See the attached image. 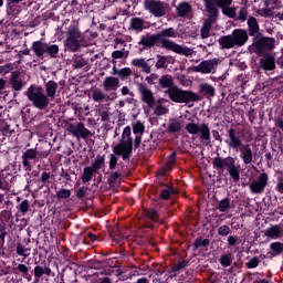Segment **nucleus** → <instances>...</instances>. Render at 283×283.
I'll list each match as a JSON object with an SVG mask.
<instances>
[{"mask_svg":"<svg viewBox=\"0 0 283 283\" xmlns=\"http://www.w3.org/2000/svg\"><path fill=\"white\" fill-rule=\"evenodd\" d=\"M160 43V40L158 39L157 33L156 34H147L142 35L140 41L138 42V45L142 46V50H151L155 45H158Z\"/></svg>","mask_w":283,"mask_h":283,"instance_id":"nucleus-18","label":"nucleus"},{"mask_svg":"<svg viewBox=\"0 0 283 283\" xmlns=\"http://www.w3.org/2000/svg\"><path fill=\"white\" fill-rule=\"evenodd\" d=\"M115 156H122V160H129L134 156V138H132V127L126 126L122 133L120 142L113 147Z\"/></svg>","mask_w":283,"mask_h":283,"instance_id":"nucleus-5","label":"nucleus"},{"mask_svg":"<svg viewBox=\"0 0 283 283\" xmlns=\"http://www.w3.org/2000/svg\"><path fill=\"white\" fill-rule=\"evenodd\" d=\"M20 76H21V71L19 70L11 72L9 76V85L11 90H14V92H21V90L25 87V82H23V80H21Z\"/></svg>","mask_w":283,"mask_h":283,"instance_id":"nucleus-17","label":"nucleus"},{"mask_svg":"<svg viewBox=\"0 0 283 283\" xmlns=\"http://www.w3.org/2000/svg\"><path fill=\"white\" fill-rule=\"evenodd\" d=\"M94 174H96L95 170L92 169L90 166H86L83 169V174L81 178L83 185H87V182H91L92 178H94Z\"/></svg>","mask_w":283,"mask_h":283,"instance_id":"nucleus-36","label":"nucleus"},{"mask_svg":"<svg viewBox=\"0 0 283 283\" xmlns=\"http://www.w3.org/2000/svg\"><path fill=\"white\" fill-rule=\"evenodd\" d=\"M130 28L132 30H136V32H143L145 30V20L142 18H132Z\"/></svg>","mask_w":283,"mask_h":283,"instance_id":"nucleus-35","label":"nucleus"},{"mask_svg":"<svg viewBox=\"0 0 283 283\" xmlns=\"http://www.w3.org/2000/svg\"><path fill=\"white\" fill-rule=\"evenodd\" d=\"M259 67L264 70V72H273V70H275V56L271 53H265V55L259 60Z\"/></svg>","mask_w":283,"mask_h":283,"instance_id":"nucleus-19","label":"nucleus"},{"mask_svg":"<svg viewBox=\"0 0 283 283\" xmlns=\"http://www.w3.org/2000/svg\"><path fill=\"white\" fill-rule=\"evenodd\" d=\"M15 251L17 255H20L21 258H28V255H30V253H28L30 249L25 248V245H23L22 243L17 244Z\"/></svg>","mask_w":283,"mask_h":283,"instance_id":"nucleus-49","label":"nucleus"},{"mask_svg":"<svg viewBox=\"0 0 283 283\" xmlns=\"http://www.w3.org/2000/svg\"><path fill=\"white\" fill-rule=\"evenodd\" d=\"M17 270L19 271V273H22V277L24 280H27L28 282H32L33 272H30V268H28V265L20 263L18 264Z\"/></svg>","mask_w":283,"mask_h":283,"instance_id":"nucleus-32","label":"nucleus"},{"mask_svg":"<svg viewBox=\"0 0 283 283\" xmlns=\"http://www.w3.org/2000/svg\"><path fill=\"white\" fill-rule=\"evenodd\" d=\"M156 34L157 38L159 39V42L161 43V48L163 41H169V39H176V36H178V32H176L174 28L164 29Z\"/></svg>","mask_w":283,"mask_h":283,"instance_id":"nucleus-27","label":"nucleus"},{"mask_svg":"<svg viewBox=\"0 0 283 283\" xmlns=\"http://www.w3.org/2000/svg\"><path fill=\"white\" fill-rule=\"evenodd\" d=\"M137 90L142 96L143 103H145L149 107H156V97L154 96V92H151V90L147 87V84H137Z\"/></svg>","mask_w":283,"mask_h":283,"instance_id":"nucleus-13","label":"nucleus"},{"mask_svg":"<svg viewBox=\"0 0 283 283\" xmlns=\"http://www.w3.org/2000/svg\"><path fill=\"white\" fill-rule=\"evenodd\" d=\"M186 132H188V134H199L200 133V126H198V124L196 123H189L186 125Z\"/></svg>","mask_w":283,"mask_h":283,"instance_id":"nucleus-53","label":"nucleus"},{"mask_svg":"<svg viewBox=\"0 0 283 283\" xmlns=\"http://www.w3.org/2000/svg\"><path fill=\"white\" fill-rule=\"evenodd\" d=\"M24 96H27L28 101L32 103L35 109L43 112L50 107V98L45 94V91L42 88V86L31 84L24 92Z\"/></svg>","mask_w":283,"mask_h":283,"instance_id":"nucleus-6","label":"nucleus"},{"mask_svg":"<svg viewBox=\"0 0 283 283\" xmlns=\"http://www.w3.org/2000/svg\"><path fill=\"white\" fill-rule=\"evenodd\" d=\"M228 137L229 139L226 140L228 147L235 151L240 149L241 160H243L244 165H251V163H253V150L251 149V145L242 144V139L238 136L235 128H230L228 130Z\"/></svg>","mask_w":283,"mask_h":283,"instance_id":"nucleus-2","label":"nucleus"},{"mask_svg":"<svg viewBox=\"0 0 283 283\" xmlns=\"http://www.w3.org/2000/svg\"><path fill=\"white\" fill-rule=\"evenodd\" d=\"M229 234H231V228L228 224L220 226L218 228V235L221 238H227Z\"/></svg>","mask_w":283,"mask_h":283,"instance_id":"nucleus-55","label":"nucleus"},{"mask_svg":"<svg viewBox=\"0 0 283 283\" xmlns=\"http://www.w3.org/2000/svg\"><path fill=\"white\" fill-rule=\"evenodd\" d=\"M171 196H178V190L171 187V185H167L165 182L160 184V200H169Z\"/></svg>","mask_w":283,"mask_h":283,"instance_id":"nucleus-24","label":"nucleus"},{"mask_svg":"<svg viewBox=\"0 0 283 283\" xmlns=\"http://www.w3.org/2000/svg\"><path fill=\"white\" fill-rule=\"evenodd\" d=\"M176 158H177L176 151H172L169 155L168 160L164 166L165 171H171L174 169V166L176 165Z\"/></svg>","mask_w":283,"mask_h":283,"instance_id":"nucleus-41","label":"nucleus"},{"mask_svg":"<svg viewBox=\"0 0 283 283\" xmlns=\"http://www.w3.org/2000/svg\"><path fill=\"white\" fill-rule=\"evenodd\" d=\"M117 76L120 78V81H127V77L132 76V69L124 67L119 70V74Z\"/></svg>","mask_w":283,"mask_h":283,"instance_id":"nucleus-57","label":"nucleus"},{"mask_svg":"<svg viewBox=\"0 0 283 283\" xmlns=\"http://www.w3.org/2000/svg\"><path fill=\"white\" fill-rule=\"evenodd\" d=\"M211 25H213L211 20H205L200 30L201 39H209V34H211Z\"/></svg>","mask_w":283,"mask_h":283,"instance_id":"nucleus-39","label":"nucleus"},{"mask_svg":"<svg viewBox=\"0 0 283 283\" xmlns=\"http://www.w3.org/2000/svg\"><path fill=\"white\" fill-rule=\"evenodd\" d=\"M199 94L201 96H206V98H212L216 96V87L209 83H201L199 85Z\"/></svg>","mask_w":283,"mask_h":283,"instance_id":"nucleus-29","label":"nucleus"},{"mask_svg":"<svg viewBox=\"0 0 283 283\" xmlns=\"http://www.w3.org/2000/svg\"><path fill=\"white\" fill-rule=\"evenodd\" d=\"M251 49L256 56H264L275 49V38L264 36V33L256 35L252 38Z\"/></svg>","mask_w":283,"mask_h":283,"instance_id":"nucleus-8","label":"nucleus"},{"mask_svg":"<svg viewBox=\"0 0 283 283\" xmlns=\"http://www.w3.org/2000/svg\"><path fill=\"white\" fill-rule=\"evenodd\" d=\"M211 244L209 239H202V237H198L192 243V251H198V249H207Z\"/></svg>","mask_w":283,"mask_h":283,"instance_id":"nucleus-33","label":"nucleus"},{"mask_svg":"<svg viewBox=\"0 0 283 283\" xmlns=\"http://www.w3.org/2000/svg\"><path fill=\"white\" fill-rule=\"evenodd\" d=\"M31 50L34 52L35 56L42 61L44 59H59V52H61L57 44L42 41H34L31 45Z\"/></svg>","mask_w":283,"mask_h":283,"instance_id":"nucleus-7","label":"nucleus"},{"mask_svg":"<svg viewBox=\"0 0 283 283\" xmlns=\"http://www.w3.org/2000/svg\"><path fill=\"white\" fill-rule=\"evenodd\" d=\"M56 90H59V84H56V82L51 80L45 84V95L49 98H54L56 96Z\"/></svg>","mask_w":283,"mask_h":283,"instance_id":"nucleus-31","label":"nucleus"},{"mask_svg":"<svg viewBox=\"0 0 283 283\" xmlns=\"http://www.w3.org/2000/svg\"><path fill=\"white\" fill-rule=\"evenodd\" d=\"M151 61L154 60L148 59L147 61H145L144 57H138L132 60L130 64L134 65V67H140L144 74H151V66L154 65L151 64Z\"/></svg>","mask_w":283,"mask_h":283,"instance_id":"nucleus-22","label":"nucleus"},{"mask_svg":"<svg viewBox=\"0 0 283 283\" xmlns=\"http://www.w3.org/2000/svg\"><path fill=\"white\" fill-rule=\"evenodd\" d=\"M93 101L95 103H101L103 101H107V95H105V93H103L102 91H95L93 92Z\"/></svg>","mask_w":283,"mask_h":283,"instance_id":"nucleus-54","label":"nucleus"},{"mask_svg":"<svg viewBox=\"0 0 283 283\" xmlns=\"http://www.w3.org/2000/svg\"><path fill=\"white\" fill-rule=\"evenodd\" d=\"M163 48L164 50H170L176 54H181L184 56H193V51L191 49L177 44L172 40H163Z\"/></svg>","mask_w":283,"mask_h":283,"instance_id":"nucleus-12","label":"nucleus"},{"mask_svg":"<svg viewBox=\"0 0 283 283\" xmlns=\"http://www.w3.org/2000/svg\"><path fill=\"white\" fill-rule=\"evenodd\" d=\"M81 43H83V33L75 24H71L66 31V40L64 41L65 48L70 52H78L81 50Z\"/></svg>","mask_w":283,"mask_h":283,"instance_id":"nucleus-9","label":"nucleus"},{"mask_svg":"<svg viewBox=\"0 0 283 283\" xmlns=\"http://www.w3.org/2000/svg\"><path fill=\"white\" fill-rule=\"evenodd\" d=\"M206 10L208 12V19H206V21H210V23H216V21L218 20V7H216V4H213V1L211 0H206Z\"/></svg>","mask_w":283,"mask_h":283,"instance_id":"nucleus-25","label":"nucleus"},{"mask_svg":"<svg viewBox=\"0 0 283 283\" xmlns=\"http://www.w3.org/2000/svg\"><path fill=\"white\" fill-rule=\"evenodd\" d=\"M66 132H69V134H72V136H75V138L85 139L92 136V132L85 128V124H83V122L69 124L66 127Z\"/></svg>","mask_w":283,"mask_h":283,"instance_id":"nucleus-11","label":"nucleus"},{"mask_svg":"<svg viewBox=\"0 0 283 283\" xmlns=\"http://www.w3.org/2000/svg\"><path fill=\"white\" fill-rule=\"evenodd\" d=\"M156 57L158 60L155 64V67L157 70H167V63H169V56L157 54Z\"/></svg>","mask_w":283,"mask_h":283,"instance_id":"nucleus-38","label":"nucleus"},{"mask_svg":"<svg viewBox=\"0 0 283 283\" xmlns=\"http://www.w3.org/2000/svg\"><path fill=\"white\" fill-rule=\"evenodd\" d=\"M222 13L226 17H229V19H234L235 20V8H230V7H226L224 9H222Z\"/></svg>","mask_w":283,"mask_h":283,"instance_id":"nucleus-59","label":"nucleus"},{"mask_svg":"<svg viewBox=\"0 0 283 283\" xmlns=\"http://www.w3.org/2000/svg\"><path fill=\"white\" fill-rule=\"evenodd\" d=\"M266 185H269V175L266 172H262L256 181H252L250 184V191L252 193H264V189H266Z\"/></svg>","mask_w":283,"mask_h":283,"instance_id":"nucleus-15","label":"nucleus"},{"mask_svg":"<svg viewBox=\"0 0 283 283\" xmlns=\"http://www.w3.org/2000/svg\"><path fill=\"white\" fill-rule=\"evenodd\" d=\"M32 273L34 274V282H39L43 275H48V277H50V275H52V269H50L48 265H36Z\"/></svg>","mask_w":283,"mask_h":283,"instance_id":"nucleus-28","label":"nucleus"},{"mask_svg":"<svg viewBox=\"0 0 283 283\" xmlns=\"http://www.w3.org/2000/svg\"><path fill=\"white\" fill-rule=\"evenodd\" d=\"M182 129V126L180 125V122L177 119H174L168 124V132L169 134H178Z\"/></svg>","mask_w":283,"mask_h":283,"instance_id":"nucleus-44","label":"nucleus"},{"mask_svg":"<svg viewBox=\"0 0 283 283\" xmlns=\"http://www.w3.org/2000/svg\"><path fill=\"white\" fill-rule=\"evenodd\" d=\"M156 81H159V76L156 73H150V75L146 76V83L148 85H156Z\"/></svg>","mask_w":283,"mask_h":283,"instance_id":"nucleus-61","label":"nucleus"},{"mask_svg":"<svg viewBox=\"0 0 283 283\" xmlns=\"http://www.w3.org/2000/svg\"><path fill=\"white\" fill-rule=\"evenodd\" d=\"M155 90H165L164 94L168 96V98L172 103H185L189 105V103H198V101H202V97L193 91H185L174 83V76L170 74H164L158 80V85H155Z\"/></svg>","mask_w":283,"mask_h":283,"instance_id":"nucleus-1","label":"nucleus"},{"mask_svg":"<svg viewBox=\"0 0 283 283\" xmlns=\"http://www.w3.org/2000/svg\"><path fill=\"white\" fill-rule=\"evenodd\" d=\"M200 140H205L206 143H211V129L209 125L203 123L199 128Z\"/></svg>","mask_w":283,"mask_h":283,"instance_id":"nucleus-30","label":"nucleus"},{"mask_svg":"<svg viewBox=\"0 0 283 283\" xmlns=\"http://www.w3.org/2000/svg\"><path fill=\"white\" fill-rule=\"evenodd\" d=\"M249 42L247 29H234L231 34L222 35L218 43L221 50H232V48H242Z\"/></svg>","mask_w":283,"mask_h":283,"instance_id":"nucleus-4","label":"nucleus"},{"mask_svg":"<svg viewBox=\"0 0 283 283\" xmlns=\"http://www.w3.org/2000/svg\"><path fill=\"white\" fill-rule=\"evenodd\" d=\"M120 178V172L115 171L112 175L108 176L107 182L109 187H114L116 185V181Z\"/></svg>","mask_w":283,"mask_h":283,"instance_id":"nucleus-58","label":"nucleus"},{"mask_svg":"<svg viewBox=\"0 0 283 283\" xmlns=\"http://www.w3.org/2000/svg\"><path fill=\"white\" fill-rule=\"evenodd\" d=\"M155 116H165V114H169V108H167L163 104H158L154 109Z\"/></svg>","mask_w":283,"mask_h":283,"instance_id":"nucleus-51","label":"nucleus"},{"mask_svg":"<svg viewBox=\"0 0 283 283\" xmlns=\"http://www.w3.org/2000/svg\"><path fill=\"white\" fill-rule=\"evenodd\" d=\"M117 156H122V155H116V153L109 155L108 167L111 171H114L116 169V166L118 165Z\"/></svg>","mask_w":283,"mask_h":283,"instance_id":"nucleus-52","label":"nucleus"},{"mask_svg":"<svg viewBox=\"0 0 283 283\" xmlns=\"http://www.w3.org/2000/svg\"><path fill=\"white\" fill-rule=\"evenodd\" d=\"M218 209L221 213H227L231 209V199L224 198L219 202Z\"/></svg>","mask_w":283,"mask_h":283,"instance_id":"nucleus-43","label":"nucleus"},{"mask_svg":"<svg viewBox=\"0 0 283 283\" xmlns=\"http://www.w3.org/2000/svg\"><path fill=\"white\" fill-rule=\"evenodd\" d=\"M259 265L260 259H258V256H254L247 263V269H258Z\"/></svg>","mask_w":283,"mask_h":283,"instance_id":"nucleus-62","label":"nucleus"},{"mask_svg":"<svg viewBox=\"0 0 283 283\" xmlns=\"http://www.w3.org/2000/svg\"><path fill=\"white\" fill-rule=\"evenodd\" d=\"M248 36H252V39H255V36H260L263 33L260 30V23L258 22V19L253 15H250L248 18Z\"/></svg>","mask_w":283,"mask_h":283,"instance_id":"nucleus-21","label":"nucleus"},{"mask_svg":"<svg viewBox=\"0 0 283 283\" xmlns=\"http://www.w3.org/2000/svg\"><path fill=\"white\" fill-rule=\"evenodd\" d=\"M213 4L218 6V8H222L224 10L226 8H229L231 3H233V0H211Z\"/></svg>","mask_w":283,"mask_h":283,"instance_id":"nucleus-56","label":"nucleus"},{"mask_svg":"<svg viewBox=\"0 0 283 283\" xmlns=\"http://www.w3.org/2000/svg\"><path fill=\"white\" fill-rule=\"evenodd\" d=\"M90 167L94 170L95 174H98V171L105 167V155H98Z\"/></svg>","mask_w":283,"mask_h":283,"instance_id":"nucleus-34","label":"nucleus"},{"mask_svg":"<svg viewBox=\"0 0 283 283\" xmlns=\"http://www.w3.org/2000/svg\"><path fill=\"white\" fill-rule=\"evenodd\" d=\"M87 65V60L83 56H78L73 61V67L74 70H81Z\"/></svg>","mask_w":283,"mask_h":283,"instance_id":"nucleus-48","label":"nucleus"},{"mask_svg":"<svg viewBox=\"0 0 283 283\" xmlns=\"http://www.w3.org/2000/svg\"><path fill=\"white\" fill-rule=\"evenodd\" d=\"M145 10L150 12L154 17H157L158 19L160 17H165L166 11H165V3L156 0L151 1H146Z\"/></svg>","mask_w":283,"mask_h":283,"instance_id":"nucleus-14","label":"nucleus"},{"mask_svg":"<svg viewBox=\"0 0 283 283\" xmlns=\"http://www.w3.org/2000/svg\"><path fill=\"white\" fill-rule=\"evenodd\" d=\"M134 138V149H138L143 143V134H145V125L140 120L133 124Z\"/></svg>","mask_w":283,"mask_h":283,"instance_id":"nucleus-20","label":"nucleus"},{"mask_svg":"<svg viewBox=\"0 0 283 283\" xmlns=\"http://www.w3.org/2000/svg\"><path fill=\"white\" fill-rule=\"evenodd\" d=\"M216 67H218V59H212V60H205L199 65L192 66L191 71L198 72L200 74H211V72H213Z\"/></svg>","mask_w":283,"mask_h":283,"instance_id":"nucleus-16","label":"nucleus"},{"mask_svg":"<svg viewBox=\"0 0 283 283\" xmlns=\"http://www.w3.org/2000/svg\"><path fill=\"white\" fill-rule=\"evenodd\" d=\"M249 17V10L247 7H242L239 11V14H235L234 21H241V23H244Z\"/></svg>","mask_w":283,"mask_h":283,"instance_id":"nucleus-45","label":"nucleus"},{"mask_svg":"<svg viewBox=\"0 0 283 283\" xmlns=\"http://www.w3.org/2000/svg\"><path fill=\"white\" fill-rule=\"evenodd\" d=\"M39 163V150L29 148L22 154V167L25 171H32V166Z\"/></svg>","mask_w":283,"mask_h":283,"instance_id":"nucleus-10","label":"nucleus"},{"mask_svg":"<svg viewBox=\"0 0 283 283\" xmlns=\"http://www.w3.org/2000/svg\"><path fill=\"white\" fill-rule=\"evenodd\" d=\"M188 264H189V260L178 261L177 264H174L171 266L168 273H179V271H184V269H187Z\"/></svg>","mask_w":283,"mask_h":283,"instance_id":"nucleus-40","label":"nucleus"},{"mask_svg":"<svg viewBox=\"0 0 283 283\" xmlns=\"http://www.w3.org/2000/svg\"><path fill=\"white\" fill-rule=\"evenodd\" d=\"M156 142L153 140H144L142 145L143 151H147L148 154H151V151H155L156 149Z\"/></svg>","mask_w":283,"mask_h":283,"instance_id":"nucleus-47","label":"nucleus"},{"mask_svg":"<svg viewBox=\"0 0 283 283\" xmlns=\"http://www.w3.org/2000/svg\"><path fill=\"white\" fill-rule=\"evenodd\" d=\"M270 249L272 251L269 253V255H271V258H276V255H282L283 243L282 242H273L270 244Z\"/></svg>","mask_w":283,"mask_h":283,"instance_id":"nucleus-37","label":"nucleus"},{"mask_svg":"<svg viewBox=\"0 0 283 283\" xmlns=\"http://www.w3.org/2000/svg\"><path fill=\"white\" fill-rule=\"evenodd\" d=\"M50 178H51V174L44 171V172H42L41 176H40V182H42V185H49Z\"/></svg>","mask_w":283,"mask_h":283,"instance_id":"nucleus-64","label":"nucleus"},{"mask_svg":"<svg viewBox=\"0 0 283 283\" xmlns=\"http://www.w3.org/2000/svg\"><path fill=\"white\" fill-rule=\"evenodd\" d=\"M212 167L219 174L224 172L226 169L233 182H240L241 167L235 164V158L231 156L223 158L220 157V155H217V157L212 159Z\"/></svg>","mask_w":283,"mask_h":283,"instance_id":"nucleus-3","label":"nucleus"},{"mask_svg":"<svg viewBox=\"0 0 283 283\" xmlns=\"http://www.w3.org/2000/svg\"><path fill=\"white\" fill-rule=\"evenodd\" d=\"M177 17L180 19H185L186 17H189L191 12H193V9L191 8V4L189 2H179L176 7Z\"/></svg>","mask_w":283,"mask_h":283,"instance_id":"nucleus-26","label":"nucleus"},{"mask_svg":"<svg viewBox=\"0 0 283 283\" xmlns=\"http://www.w3.org/2000/svg\"><path fill=\"white\" fill-rule=\"evenodd\" d=\"M281 233L280 226H272L266 229L265 235H268V238H280Z\"/></svg>","mask_w":283,"mask_h":283,"instance_id":"nucleus-42","label":"nucleus"},{"mask_svg":"<svg viewBox=\"0 0 283 283\" xmlns=\"http://www.w3.org/2000/svg\"><path fill=\"white\" fill-rule=\"evenodd\" d=\"M70 196H72V191L70 189H63L61 188L57 192H56V199L57 200H67V198H70Z\"/></svg>","mask_w":283,"mask_h":283,"instance_id":"nucleus-50","label":"nucleus"},{"mask_svg":"<svg viewBox=\"0 0 283 283\" xmlns=\"http://www.w3.org/2000/svg\"><path fill=\"white\" fill-rule=\"evenodd\" d=\"M120 85V80L115 76H106L103 81L104 92H116Z\"/></svg>","mask_w":283,"mask_h":283,"instance_id":"nucleus-23","label":"nucleus"},{"mask_svg":"<svg viewBox=\"0 0 283 283\" xmlns=\"http://www.w3.org/2000/svg\"><path fill=\"white\" fill-rule=\"evenodd\" d=\"M23 0H7V13L12 12L14 10V6L21 3Z\"/></svg>","mask_w":283,"mask_h":283,"instance_id":"nucleus-63","label":"nucleus"},{"mask_svg":"<svg viewBox=\"0 0 283 283\" xmlns=\"http://www.w3.org/2000/svg\"><path fill=\"white\" fill-rule=\"evenodd\" d=\"M219 262L221 266H231L233 264V259L231 258V254L223 253L220 255Z\"/></svg>","mask_w":283,"mask_h":283,"instance_id":"nucleus-46","label":"nucleus"},{"mask_svg":"<svg viewBox=\"0 0 283 283\" xmlns=\"http://www.w3.org/2000/svg\"><path fill=\"white\" fill-rule=\"evenodd\" d=\"M146 216L149 218V220H153V222L158 220V211H156V209H147Z\"/></svg>","mask_w":283,"mask_h":283,"instance_id":"nucleus-60","label":"nucleus"}]
</instances>
